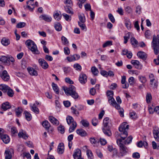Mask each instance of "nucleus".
I'll return each mask as SVG.
<instances>
[{
    "label": "nucleus",
    "instance_id": "64",
    "mask_svg": "<svg viewBox=\"0 0 159 159\" xmlns=\"http://www.w3.org/2000/svg\"><path fill=\"white\" fill-rule=\"evenodd\" d=\"M71 109L72 110V112L74 114L76 115H78L79 114V112L74 107H71Z\"/></svg>",
    "mask_w": 159,
    "mask_h": 159
},
{
    "label": "nucleus",
    "instance_id": "28",
    "mask_svg": "<svg viewBox=\"0 0 159 159\" xmlns=\"http://www.w3.org/2000/svg\"><path fill=\"white\" fill-rule=\"evenodd\" d=\"M1 42L3 45L5 46H7L10 43L9 39L5 38H3L2 39Z\"/></svg>",
    "mask_w": 159,
    "mask_h": 159
},
{
    "label": "nucleus",
    "instance_id": "24",
    "mask_svg": "<svg viewBox=\"0 0 159 159\" xmlns=\"http://www.w3.org/2000/svg\"><path fill=\"white\" fill-rule=\"evenodd\" d=\"M137 56L139 57L143 60H145L147 57L146 53L141 51L138 52Z\"/></svg>",
    "mask_w": 159,
    "mask_h": 159
},
{
    "label": "nucleus",
    "instance_id": "20",
    "mask_svg": "<svg viewBox=\"0 0 159 159\" xmlns=\"http://www.w3.org/2000/svg\"><path fill=\"white\" fill-rule=\"evenodd\" d=\"M11 106L8 102H6L3 103L1 106V108L4 111H6L7 109L11 108Z\"/></svg>",
    "mask_w": 159,
    "mask_h": 159
},
{
    "label": "nucleus",
    "instance_id": "41",
    "mask_svg": "<svg viewBox=\"0 0 159 159\" xmlns=\"http://www.w3.org/2000/svg\"><path fill=\"white\" fill-rule=\"evenodd\" d=\"M131 43L132 45L135 46L138 44V42L134 37H132L130 39Z\"/></svg>",
    "mask_w": 159,
    "mask_h": 159
},
{
    "label": "nucleus",
    "instance_id": "4",
    "mask_svg": "<svg viewBox=\"0 0 159 159\" xmlns=\"http://www.w3.org/2000/svg\"><path fill=\"white\" fill-rule=\"evenodd\" d=\"M129 125L126 122H124L120 125L119 128V131L121 132L120 136L121 139L124 140L128 135L127 131L129 129Z\"/></svg>",
    "mask_w": 159,
    "mask_h": 159
},
{
    "label": "nucleus",
    "instance_id": "55",
    "mask_svg": "<svg viewBox=\"0 0 159 159\" xmlns=\"http://www.w3.org/2000/svg\"><path fill=\"white\" fill-rule=\"evenodd\" d=\"M92 125L94 126H96L98 123V121L96 118H94L92 120Z\"/></svg>",
    "mask_w": 159,
    "mask_h": 159
},
{
    "label": "nucleus",
    "instance_id": "18",
    "mask_svg": "<svg viewBox=\"0 0 159 159\" xmlns=\"http://www.w3.org/2000/svg\"><path fill=\"white\" fill-rule=\"evenodd\" d=\"M126 77L125 76H122L121 83L122 84H123L122 85V88L124 89H127L129 87V84L128 83H126Z\"/></svg>",
    "mask_w": 159,
    "mask_h": 159
},
{
    "label": "nucleus",
    "instance_id": "46",
    "mask_svg": "<svg viewBox=\"0 0 159 159\" xmlns=\"http://www.w3.org/2000/svg\"><path fill=\"white\" fill-rule=\"evenodd\" d=\"M112 42L111 41H107L103 44L102 47L104 48L110 46L112 45Z\"/></svg>",
    "mask_w": 159,
    "mask_h": 159
},
{
    "label": "nucleus",
    "instance_id": "8",
    "mask_svg": "<svg viewBox=\"0 0 159 159\" xmlns=\"http://www.w3.org/2000/svg\"><path fill=\"white\" fill-rule=\"evenodd\" d=\"M3 130L2 129L0 128V138L4 143L7 144L10 142V139L8 135L3 134Z\"/></svg>",
    "mask_w": 159,
    "mask_h": 159
},
{
    "label": "nucleus",
    "instance_id": "16",
    "mask_svg": "<svg viewBox=\"0 0 159 159\" xmlns=\"http://www.w3.org/2000/svg\"><path fill=\"white\" fill-rule=\"evenodd\" d=\"M102 131L104 134L108 136H111L112 135L111 128L102 127Z\"/></svg>",
    "mask_w": 159,
    "mask_h": 159
},
{
    "label": "nucleus",
    "instance_id": "27",
    "mask_svg": "<svg viewBox=\"0 0 159 159\" xmlns=\"http://www.w3.org/2000/svg\"><path fill=\"white\" fill-rule=\"evenodd\" d=\"M5 159H11L12 155L11 151L9 150H6L5 152Z\"/></svg>",
    "mask_w": 159,
    "mask_h": 159
},
{
    "label": "nucleus",
    "instance_id": "54",
    "mask_svg": "<svg viewBox=\"0 0 159 159\" xmlns=\"http://www.w3.org/2000/svg\"><path fill=\"white\" fill-rule=\"evenodd\" d=\"M131 63L134 66H139L140 64V62L135 60H132L131 61Z\"/></svg>",
    "mask_w": 159,
    "mask_h": 159
},
{
    "label": "nucleus",
    "instance_id": "43",
    "mask_svg": "<svg viewBox=\"0 0 159 159\" xmlns=\"http://www.w3.org/2000/svg\"><path fill=\"white\" fill-rule=\"evenodd\" d=\"M133 139V137L131 136H129L127 139L126 140L124 141V140H123L124 142V144H129L131 141Z\"/></svg>",
    "mask_w": 159,
    "mask_h": 159
},
{
    "label": "nucleus",
    "instance_id": "40",
    "mask_svg": "<svg viewBox=\"0 0 159 159\" xmlns=\"http://www.w3.org/2000/svg\"><path fill=\"white\" fill-rule=\"evenodd\" d=\"M53 16L55 19L57 20H60L61 18V15L57 12L54 14Z\"/></svg>",
    "mask_w": 159,
    "mask_h": 159
},
{
    "label": "nucleus",
    "instance_id": "44",
    "mask_svg": "<svg viewBox=\"0 0 159 159\" xmlns=\"http://www.w3.org/2000/svg\"><path fill=\"white\" fill-rule=\"evenodd\" d=\"M78 24L79 26L81 28L82 30L86 31L87 30L86 28L85 25L84 23H80L79 21Z\"/></svg>",
    "mask_w": 159,
    "mask_h": 159
},
{
    "label": "nucleus",
    "instance_id": "38",
    "mask_svg": "<svg viewBox=\"0 0 159 159\" xmlns=\"http://www.w3.org/2000/svg\"><path fill=\"white\" fill-rule=\"evenodd\" d=\"M82 125L84 127H88L89 125V122L86 120H82L80 121Z\"/></svg>",
    "mask_w": 159,
    "mask_h": 159
},
{
    "label": "nucleus",
    "instance_id": "50",
    "mask_svg": "<svg viewBox=\"0 0 159 159\" xmlns=\"http://www.w3.org/2000/svg\"><path fill=\"white\" fill-rule=\"evenodd\" d=\"M26 25V23L24 22H20L18 23L16 27L18 28H21L24 27Z\"/></svg>",
    "mask_w": 159,
    "mask_h": 159
},
{
    "label": "nucleus",
    "instance_id": "42",
    "mask_svg": "<svg viewBox=\"0 0 159 159\" xmlns=\"http://www.w3.org/2000/svg\"><path fill=\"white\" fill-rule=\"evenodd\" d=\"M7 57L5 56H0V61L4 63H7Z\"/></svg>",
    "mask_w": 159,
    "mask_h": 159
},
{
    "label": "nucleus",
    "instance_id": "61",
    "mask_svg": "<svg viewBox=\"0 0 159 159\" xmlns=\"http://www.w3.org/2000/svg\"><path fill=\"white\" fill-rule=\"evenodd\" d=\"M71 69L69 67H65L63 69V70L66 74L69 73L71 71Z\"/></svg>",
    "mask_w": 159,
    "mask_h": 159
},
{
    "label": "nucleus",
    "instance_id": "23",
    "mask_svg": "<svg viewBox=\"0 0 159 159\" xmlns=\"http://www.w3.org/2000/svg\"><path fill=\"white\" fill-rule=\"evenodd\" d=\"M76 132L78 134L81 136H84L87 135L86 132L83 129H77Z\"/></svg>",
    "mask_w": 159,
    "mask_h": 159
},
{
    "label": "nucleus",
    "instance_id": "45",
    "mask_svg": "<svg viewBox=\"0 0 159 159\" xmlns=\"http://www.w3.org/2000/svg\"><path fill=\"white\" fill-rule=\"evenodd\" d=\"M55 28L56 30L59 31L61 30V25L59 23L56 24L54 25Z\"/></svg>",
    "mask_w": 159,
    "mask_h": 159
},
{
    "label": "nucleus",
    "instance_id": "63",
    "mask_svg": "<svg viewBox=\"0 0 159 159\" xmlns=\"http://www.w3.org/2000/svg\"><path fill=\"white\" fill-rule=\"evenodd\" d=\"M108 17L112 23H114L115 22V19L111 14L110 13L108 14Z\"/></svg>",
    "mask_w": 159,
    "mask_h": 159
},
{
    "label": "nucleus",
    "instance_id": "17",
    "mask_svg": "<svg viewBox=\"0 0 159 159\" xmlns=\"http://www.w3.org/2000/svg\"><path fill=\"white\" fill-rule=\"evenodd\" d=\"M73 156L74 159H77L78 157L80 158V157L81 156V150L78 148L76 149L74 151Z\"/></svg>",
    "mask_w": 159,
    "mask_h": 159
},
{
    "label": "nucleus",
    "instance_id": "36",
    "mask_svg": "<svg viewBox=\"0 0 159 159\" xmlns=\"http://www.w3.org/2000/svg\"><path fill=\"white\" fill-rule=\"evenodd\" d=\"M146 98L147 102L148 103H150L152 99L151 94L149 93H148L146 95Z\"/></svg>",
    "mask_w": 159,
    "mask_h": 159
},
{
    "label": "nucleus",
    "instance_id": "21",
    "mask_svg": "<svg viewBox=\"0 0 159 159\" xmlns=\"http://www.w3.org/2000/svg\"><path fill=\"white\" fill-rule=\"evenodd\" d=\"M57 152L59 154H62L64 151V144L62 143H60L58 146Z\"/></svg>",
    "mask_w": 159,
    "mask_h": 159
},
{
    "label": "nucleus",
    "instance_id": "48",
    "mask_svg": "<svg viewBox=\"0 0 159 159\" xmlns=\"http://www.w3.org/2000/svg\"><path fill=\"white\" fill-rule=\"evenodd\" d=\"M62 16L64 18L65 20L67 21H70L71 20V17L67 14L63 13L62 14Z\"/></svg>",
    "mask_w": 159,
    "mask_h": 159
},
{
    "label": "nucleus",
    "instance_id": "19",
    "mask_svg": "<svg viewBox=\"0 0 159 159\" xmlns=\"http://www.w3.org/2000/svg\"><path fill=\"white\" fill-rule=\"evenodd\" d=\"M18 136L20 138H22L25 139H26L28 137V135L27 134L25 131L22 130L18 134Z\"/></svg>",
    "mask_w": 159,
    "mask_h": 159
},
{
    "label": "nucleus",
    "instance_id": "56",
    "mask_svg": "<svg viewBox=\"0 0 159 159\" xmlns=\"http://www.w3.org/2000/svg\"><path fill=\"white\" fill-rule=\"evenodd\" d=\"M87 154L89 158L92 159L93 157V153L91 151L88 150L87 151Z\"/></svg>",
    "mask_w": 159,
    "mask_h": 159
},
{
    "label": "nucleus",
    "instance_id": "5",
    "mask_svg": "<svg viewBox=\"0 0 159 159\" xmlns=\"http://www.w3.org/2000/svg\"><path fill=\"white\" fill-rule=\"evenodd\" d=\"M25 44L28 48L34 54H39L40 52L34 42L31 40H28L25 42Z\"/></svg>",
    "mask_w": 159,
    "mask_h": 159
},
{
    "label": "nucleus",
    "instance_id": "29",
    "mask_svg": "<svg viewBox=\"0 0 159 159\" xmlns=\"http://www.w3.org/2000/svg\"><path fill=\"white\" fill-rule=\"evenodd\" d=\"M24 114L25 115V119L28 121H30L32 119V116L31 114L27 111H25L24 112Z\"/></svg>",
    "mask_w": 159,
    "mask_h": 159
},
{
    "label": "nucleus",
    "instance_id": "33",
    "mask_svg": "<svg viewBox=\"0 0 159 159\" xmlns=\"http://www.w3.org/2000/svg\"><path fill=\"white\" fill-rule=\"evenodd\" d=\"M138 78L139 81L143 84L145 83L147 81L146 78L145 76L141 75H139L138 76Z\"/></svg>",
    "mask_w": 159,
    "mask_h": 159
},
{
    "label": "nucleus",
    "instance_id": "32",
    "mask_svg": "<svg viewBox=\"0 0 159 159\" xmlns=\"http://www.w3.org/2000/svg\"><path fill=\"white\" fill-rule=\"evenodd\" d=\"M91 71L94 75H98L99 72L98 70L95 66H93L91 67Z\"/></svg>",
    "mask_w": 159,
    "mask_h": 159
},
{
    "label": "nucleus",
    "instance_id": "59",
    "mask_svg": "<svg viewBox=\"0 0 159 159\" xmlns=\"http://www.w3.org/2000/svg\"><path fill=\"white\" fill-rule=\"evenodd\" d=\"M130 116L132 119H136L137 118V115L135 112L130 113Z\"/></svg>",
    "mask_w": 159,
    "mask_h": 159
},
{
    "label": "nucleus",
    "instance_id": "30",
    "mask_svg": "<svg viewBox=\"0 0 159 159\" xmlns=\"http://www.w3.org/2000/svg\"><path fill=\"white\" fill-rule=\"evenodd\" d=\"M42 124L43 126L47 129H48L50 126V123L46 120L42 122Z\"/></svg>",
    "mask_w": 159,
    "mask_h": 159
},
{
    "label": "nucleus",
    "instance_id": "26",
    "mask_svg": "<svg viewBox=\"0 0 159 159\" xmlns=\"http://www.w3.org/2000/svg\"><path fill=\"white\" fill-rule=\"evenodd\" d=\"M125 24L126 28L128 29H130L131 24L130 20L128 18H125Z\"/></svg>",
    "mask_w": 159,
    "mask_h": 159
},
{
    "label": "nucleus",
    "instance_id": "14",
    "mask_svg": "<svg viewBox=\"0 0 159 159\" xmlns=\"http://www.w3.org/2000/svg\"><path fill=\"white\" fill-rule=\"evenodd\" d=\"M79 80L82 84H85L87 81V77L85 74H81L79 76Z\"/></svg>",
    "mask_w": 159,
    "mask_h": 159
},
{
    "label": "nucleus",
    "instance_id": "60",
    "mask_svg": "<svg viewBox=\"0 0 159 159\" xmlns=\"http://www.w3.org/2000/svg\"><path fill=\"white\" fill-rule=\"evenodd\" d=\"M151 34L149 30H147L145 32V36L146 38L149 39L151 36Z\"/></svg>",
    "mask_w": 159,
    "mask_h": 159
},
{
    "label": "nucleus",
    "instance_id": "2",
    "mask_svg": "<svg viewBox=\"0 0 159 159\" xmlns=\"http://www.w3.org/2000/svg\"><path fill=\"white\" fill-rule=\"evenodd\" d=\"M62 89L67 96H70L75 99L78 98L79 96L76 91L75 87L73 85H71L68 88L63 87Z\"/></svg>",
    "mask_w": 159,
    "mask_h": 159
},
{
    "label": "nucleus",
    "instance_id": "15",
    "mask_svg": "<svg viewBox=\"0 0 159 159\" xmlns=\"http://www.w3.org/2000/svg\"><path fill=\"white\" fill-rule=\"evenodd\" d=\"M27 70L30 74L33 76H37L38 75V72L32 67H28Z\"/></svg>",
    "mask_w": 159,
    "mask_h": 159
},
{
    "label": "nucleus",
    "instance_id": "62",
    "mask_svg": "<svg viewBox=\"0 0 159 159\" xmlns=\"http://www.w3.org/2000/svg\"><path fill=\"white\" fill-rule=\"evenodd\" d=\"M89 140L92 144H96L98 142L96 139H95L94 138H90Z\"/></svg>",
    "mask_w": 159,
    "mask_h": 159
},
{
    "label": "nucleus",
    "instance_id": "37",
    "mask_svg": "<svg viewBox=\"0 0 159 159\" xmlns=\"http://www.w3.org/2000/svg\"><path fill=\"white\" fill-rule=\"evenodd\" d=\"M22 112V109L20 107H19L17 109H16V113L18 117H20Z\"/></svg>",
    "mask_w": 159,
    "mask_h": 159
},
{
    "label": "nucleus",
    "instance_id": "6",
    "mask_svg": "<svg viewBox=\"0 0 159 159\" xmlns=\"http://www.w3.org/2000/svg\"><path fill=\"white\" fill-rule=\"evenodd\" d=\"M152 44L155 54L157 55L158 54V48H159V34H157L156 36L155 35H153Z\"/></svg>",
    "mask_w": 159,
    "mask_h": 159
},
{
    "label": "nucleus",
    "instance_id": "51",
    "mask_svg": "<svg viewBox=\"0 0 159 159\" xmlns=\"http://www.w3.org/2000/svg\"><path fill=\"white\" fill-rule=\"evenodd\" d=\"M58 129L61 134H63L65 132L64 127L62 125H60L58 127Z\"/></svg>",
    "mask_w": 159,
    "mask_h": 159
},
{
    "label": "nucleus",
    "instance_id": "25",
    "mask_svg": "<svg viewBox=\"0 0 159 159\" xmlns=\"http://www.w3.org/2000/svg\"><path fill=\"white\" fill-rule=\"evenodd\" d=\"M39 18L48 22H50L52 20L51 17L46 15H42L40 16Z\"/></svg>",
    "mask_w": 159,
    "mask_h": 159
},
{
    "label": "nucleus",
    "instance_id": "47",
    "mask_svg": "<svg viewBox=\"0 0 159 159\" xmlns=\"http://www.w3.org/2000/svg\"><path fill=\"white\" fill-rule=\"evenodd\" d=\"M73 67L76 70L80 71L82 67L79 64L76 63L74 65Z\"/></svg>",
    "mask_w": 159,
    "mask_h": 159
},
{
    "label": "nucleus",
    "instance_id": "49",
    "mask_svg": "<svg viewBox=\"0 0 159 159\" xmlns=\"http://www.w3.org/2000/svg\"><path fill=\"white\" fill-rule=\"evenodd\" d=\"M61 40L62 43L64 45H65L69 43V41L64 36H62L61 37Z\"/></svg>",
    "mask_w": 159,
    "mask_h": 159
},
{
    "label": "nucleus",
    "instance_id": "1",
    "mask_svg": "<svg viewBox=\"0 0 159 159\" xmlns=\"http://www.w3.org/2000/svg\"><path fill=\"white\" fill-rule=\"evenodd\" d=\"M123 139H118L117 140L116 142L119 147L120 153L118 154V157L121 158L125 155L128 153V149L124 144Z\"/></svg>",
    "mask_w": 159,
    "mask_h": 159
},
{
    "label": "nucleus",
    "instance_id": "13",
    "mask_svg": "<svg viewBox=\"0 0 159 159\" xmlns=\"http://www.w3.org/2000/svg\"><path fill=\"white\" fill-rule=\"evenodd\" d=\"M111 121L109 118L106 117L104 119L103 127L111 128Z\"/></svg>",
    "mask_w": 159,
    "mask_h": 159
},
{
    "label": "nucleus",
    "instance_id": "39",
    "mask_svg": "<svg viewBox=\"0 0 159 159\" xmlns=\"http://www.w3.org/2000/svg\"><path fill=\"white\" fill-rule=\"evenodd\" d=\"M66 11L68 13L73 14V12L72 11L71 8L69 6H66L64 7Z\"/></svg>",
    "mask_w": 159,
    "mask_h": 159
},
{
    "label": "nucleus",
    "instance_id": "22",
    "mask_svg": "<svg viewBox=\"0 0 159 159\" xmlns=\"http://www.w3.org/2000/svg\"><path fill=\"white\" fill-rule=\"evenodd\" d=\"M49 120L53 125H57L59 124V121L56 118L52 116H50L49 117Z\"/></svg>",
    "mask_w": 159,
    "mask_h": 159
},
{
    "label": "nucleus",
    "instance_id": "3",
    "mask_svg": "<svg viewBox=\"0 0 159 159\" xmlns=\"http://www.w3.org/2000/svg\"><path fill=\"white\" fill-rule=\"evenodd\" d=\"M113 92L108 90L107 92V96L108 99V102L110 104L114 107L117 110L120 109V105L117 104L113 98Z\"/></svg>",
    "mask_w": 159,
    "mask_h": 159
},
{
    "label": "nucleus",
    "instance_id": "34",
    "mask_svg": "<svg viewBox=\"0 0 159 159\" xmlns=\"http://www.w3.org/2000/svg\"><path fill=\"white\" fill-rule=\"evenodd\" d=\"M150 84L153 86L154 87L156 88L158 85L157 82L155 80V78L150 80Z\"/></svg>",
    "mask_w": 159,
    "mask_h": 159
},
{
    "label": "nucleus",
    "instance_id": "11",
    "mask_svg": "<svg viewBox=\"0 0 159 159\" xmlns=\"http://www.w3.org/2000/svg\"><path fill=\"white\" fill-rule=\"evenodd\" d=\"M38 62L39 65L43 69H46L48 68V65L44 59L40 58L39 59Z\"/></svg>",
    "mask_w": 159,
    "mask_h": 159
},
{
    "label": "nucleus",
    "instance_id": "58",
    "mask_svg": "<svg viewBox=\"0 0 159 159\" xmlns=\"http://www.w3.org/2000/svg\"><path fill=\"white\" fill-rule=\"evenodd\" d=\"M64 52L66 55H69L70 52V49L68 47L64 48Z\"/></svg>",
    "mask_w": 159,
    "mask_h": 159
},
{
    "label": "nucleus",
    "instance_id": "31",
    "mask_svg": "<svg viewBox=\"0 0 159 159\" xmlns=\"http://www.w3.org/2000/svg\"><path fill=\"white\" fill-rule=\"evenodd\" d=\"M79 19L80 23H84L85 22V17L83 14L79 15Z\"/></svg>",
    "mask_w": 159,
    "mask_h": 159
},
{
    "label": "nucleus",
    "instance_id": "10",
    "mask_svg": "<svg viewBox=\"0 0 159 159\" xmlns=\"http://www.w3.org/2000/svg\"><path fill=\"white\" fill-rule=\"evenodd\" d=\"M153 134L156 141L159 142V129L156 126L153 128Z\"/></svg>",
    "mask_w": 159,
    "mask_h": 159
},
{
    "label": "nucleus",
    "instance_id": "35",
    "mask_svg": "<svg viewBox=\"0 0 159 159\" xmlns=\"http://www.w3.org/2000/svg\"><path fill=\"white\" fill-rule=\"evenodd\" d=\"M52 86L54 91L56 93L58 94L59 93L58 88L57 85L54 83H52Z\"/></svg>",
    "mask_w": 159,
    "mask_h": 159
},
{
    "label": "nucleus",
    "instance_id": "52",
    "mask_svg": "<svg viewBox=\"0 0 159 159\" xmlns=\"http://www.w3.org/2000/svg\"><path fill=\"white\" fill-rule=\"evenodd\" d=\"M14 93L13 91L10 88L7 90V94L9 97H13V96Z\"/></svg>",
    "mask_w": 159,
    "mask_h": 159
},
{
    "label": "nucleus",
    "instance_id": "7",
    "mask_svg": "<svg viewBox=\"0 0 159 159\" xmlns=\"http://www.w3.org/2000/svg\"><path fill=\"white\" fill-rule=\"evenodd\" d=\"M66 120L67 124L70 125L72 124L69 129V132L71 133L73 132L76 128L77 126V124L76 122L74 121L73 117L70 116H68L66 117Z\"/></svg>",
    "mask_w": 159,
    "mask_h": 159
},
{
    "label": "nucleus",
    "instance_id": "57",
    "mask_svg": "<svg viewBox=\"0 0 159 159\" xmlns=\"http://www.w3.org/2000/svg\"><path fill=\"white\" fill-rule=\"evenodd\" d=\"M86 0H79V2L77 3V5L79 7L81 8L82 6V4L84 3Z\"/></svg>",
    "mask_w": 159,
    "mask_h": 159
},
{
    "label": "nucleus",
    "instance_id": "9",
    "mask_svg": "<svg viewBox=\"0 0 159 159\" xmlns=\"http://www.w3.org/2000/svg\"><path fill=\"white\" fill-rule=\"evenodd\" d=\"M0 77L5 81H8L10 79V76L6 70H4L0 74Z\"/></svg>",
    "mask_w": 159,
    "mask_h": 159
},
{
    "label": "nucleus",
    "instance_id": "53",
    "mask_svg": "<svg viewBox=\"0 0 159 159\" xmlns=\"http://www.w3.org/2000/svg\"><path fill=\"white\" fill-rule=\"evenodd\" d=\"M128 81L130 85H133L135 83L134 78L133 77H130Z\"/></svg>",
    "mask_w": 159,
    "mask_h": 159
},
{
    "label": "nucleus",
    "instance_id": "12",
    "mask_svg": "<svg viewBox=\"0 0 159 159\" xmlns=\"http://www.w3.org/2000/svg\"><path fill=\"white\" fill-rule=\"evenodd\" d=\"M39 104V102L36 101L32 105H30L31 110L36 114H38L39 113V109L37 107V106Z\"/></svg>",
    "mask_w": 159,
    "mask_h": 159
}]
</instances>
